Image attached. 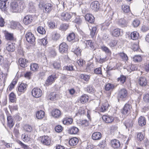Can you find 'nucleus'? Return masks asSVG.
I'll list each match as a JSON object with an SVG mask.
<instances>
[{"label":"nucleus","instance_id":"nucleus-1","mask_svg":"<svg viewBox=\"0 0 149 149\" xmlns=\"http://www.w3.org/2000/svg\"><path fill=\"white\" fill-rule=\"evenodd\" d=\"M10 6L13 12H19L23 8L24 2L23 1H19L18 2L13 1L11 3Z\"/></svg>","mask_w":149,"mask_h":149},{"label":"nucleus","instance_id":"nucleus-2","mask_svg":"<svg viewBox=\"0 0 149 149\" xmlns=\"http://www.w3.org/2000/svg\"><path fill=\"white\" fill-rule=\"evenodd\" d=\"M76 14L74 13L63 12L60 16V18L64 21H71V19L75 16Z\"/></svg>","mask_w":149,"mask_h":149},{"label":"nucleus","instance_id":"nucleus-3","mask_svg":"<svg viewBox=\"0 0 149 149\" xmlns=\"http://www.w3.org/2000/svg\"><path fill=\"white\" fill-rule=\"evenodd\" d=\"M127 95V92L125 88L120 89L118 91V97L119 99L124 100Z\"/></svg>","mask_w":149,"mask_h":149},{"label":"nucleus","instance_id":"nucleus-4","mask_svg":"<svg viewBox=\"0 0 149 149\" xmlns=\"http://www.w3.org/2000/svg\"><path fill=\"white\" fill-rule=\"evenodd\" d=\"M25 37L27 42L30 44H33L35 42L36 38L31 32H27L25 35Z\"/></svg>","mask_w":149,"mask_h":149},{"label":"nucleus","instance_id":"nucleus-5","mask_svg":"<svg viewBox=\"0 0 149 149\" xmlns=\"http://www.w3.org/2000/svg\"><path fill=\"white\" fill-rule=\"evenodd\" d=\"M33 96L36 98H39L42 95L41 90L38 88H35L33 89L32 92Z\"/></svg>","mask_w":149,"mask_h":149},{"label":"nucleus","instance_id":"nucleus-6","mask_svg":"<svg viewBox=\"0 0 149 149\" xmlns=\"http://www.w3.org/2000/svg\"><path fill=\"white\" fill-rule=\"evenodd\" d=\"M132 106L130 104H126L124 106L122 113L125 115H128L131 112Z\"/></svg>","mask_w":149,"mask_h":149},{"label":"nucleus","instance_id":"nucleus-7","mask_svg":"<svg viewBox=\"0 0 149 149\" xmlns=\"http://www.w3.org/2000/svg\"><path fill=\"white\" fill-rule=\"evenodd\" d=\"M68 46L67 44L65 42H63L59 45V51L62 54L66 53L68 51Z\"/></svg>","mask_w":149,"mask_h":149},{"label":"nucleus","instance_id":"nucleus-8","mask_svg":"<svg viewBox=\"0 0 149 149\" xmlns=\"http://www.w3.org/2000/svg\"><path fill=\"white\" fill-rule=\"evenodd\" d=\"M8 0H0V8L2 11L6 10L8 6Z\"/></svg>","mask_w":149,"mask_h":149},{"label":"nucleus","instance_id":"nucleus-9","mask_svg":"<svg viewBox=\"0 0 149 149\" xmlns=\"http://www.w3.org/2000/svg\"><path fill=\"white\" fill-rule=\"evenodd\" d=\"M56 78L55 74H52L49 76L46 81L45 84L47 85H49L52 84Z\"/></svg>","mask_w":149,"mask_h":149},{"label":"nucleus","instance_id":"nucleus-10","mask_svg":"<svg viewBox=\"0 0 149 149\" xmlns=\"http://www.w3.org/2000/svg\"><path fill=\"white\" fill-rule=\"evenodd\" d=\"M41 142L44 145H49L51 143L50 138L47 136H43L41 139Z\"/></svg>","mask_w":149,"mask_h":149},{"label":"nucleus","instance_id":"nucleus-11","mask_svg":"<svg viewBox=\"0 0 149 149\" xmlns=\"http://www.w3.org/2000/svg\"><path fill=\"white\" fill-rule=\"evenodd\" d=\"M33 18L32 15H28L26 16L24 18L23 22L26 25H28L30 24L33 20Z\"/></svg>","mask_w":149,"mask_h":149},{"label":"nucleus","instance_id":"nucleus-12","mask_svg":"<svg viewBox=\"0 0 149 149\" xmlns=\"http://www.w3.org/2000/svg\"><path fill=\"white\" fill-rule=\"evenodd\" d=\"M100 6L99 2L97 1H95L91 3V7L94 11H97L100 8Z\"/></svg>","mask_w":149,"mask_h":149},{"label":"nucleus","instance_id":"nucleus-13","mask_svg":"<svg viewBox=\"0 0 149 149\" xmlns=\"http://www.w3.org/2000/svg\"><path fill=\"white\" fill-rule=\"evenodd\" d=\"M52 5L50 3H47L43 6V10L45 13H48L50 12L52 9Z\"/></svg>","mask_w":149,"mask_h":149},{"label":"nucleus","instance_id":"nucleus-14","mask_svg":"<svg viewBox=\"0 0 149 149\" xmlns=\"http://www.w3.org/2000/svg\"><path fill=\"white\" fill-rule=\"evenodd\" d=\"M7 125L8 127L11 129L14 126V123L13 121V119L12 116H9L7 117Z\"/></svg>","mask_w":149,"mask_h":149},{"label":"nucleus","instance_id":"nucleus-15","mask_svg":"<svg viewBox=\"0 0 149 149\" xmlns=\"http://www.w3.org/2000/svg\"><path fill=\"white\" fill-rule=\"evenodd\" d=\"M102 118L103 120L107 123H111L114 120L113 118L109 116L103 115Z\"/></svg>","mask_w":149,"mask_h":149},{"label":"nucleus","instance_id":"nucleus-16","mask_svg":"<svg viewBox=\"0 0 149 149\" xmlns=\"http://www.w3.org/2000/svg\"><path fill=\"white\" fill-rule=\"evenodd\" d=\"M22 139L24 142H28L32 139L31 135L29 134L24 133L21 136Z\"/></svg>","mask_w":149,"mask_h":149},{"label":"nucleus","instance_id":"nucleus-17","mask_svg":"<svg viewBox=\"0 0 149 149\" xmlns=\"http://www.w3.org/2000/svg\"><path fill=\"white\" fill-rule=\"evenodd\" d=\"M10 27L13 29H21L22 26L19 22H12L11 23Z\"/></svg>","mask_w":149,"mask_h":149},{"label":"nucleus","instance_id":"nucleus-18","mask_svg":"<svg viewBox=\"0 0 149 149\" xmlns=\"http://www.w3.org/2000/svg\"><path fill=\"white\" fill-rule=\"evenodd\" d=\"M109 105L107 101L105 100L104 103H103L102 106L100 109V111L102 112L107 111Z\"/></svg>","mask_w":149,"mask_h":149},{"label":"nucleus","instance_id":"nucleus-19","mask_svg":"<svg viewBox=\"0 0 149 149\" xmlns=\"http://www.w3.org/2000/svg\"><path fill=\"white\" fill-rule=\"evenodd\" d=\"M85 18L86 20L91 23H93L95 20V18L94 16L90 14H86Z\"/></svg>","mask_w":149,"mask_h":149},{"label":"nucleus","instance_id":"nucleus-20","mask_svg":"<svg viewBox=\"0 0 149 149\" xmlns=\"http://www.w3.org/2000/svg\"><path fill=\"white\" fill-rule=\"evenodd\" d=\"M138 83L141 86H145L147 84V81L145 77H141L139 78Z\"/></svg>","mask_w":149,"mask_h":149},{"label":"nucleus","instance_id":"nucleus-21","mask_svg":"<svg viewBox=\"0 0 149 149\" xmlns=\"http://www.w3.org/2000/svg\"><path fill=\"white\" fill-rule=\"evenodd\" d=\"M111 146L114 148H117L120 146L119 141L117 139H114L111 141Z\"/></svg>","mask_w":149,"mask_h":149},{"label":"nucleus","instance_id":"nucleus-22","mask_svg":"<svg viewBox=\"0 0 149 149\" xmlns=\"http://www.w3.org/2000/svg\"><path fill=\"white\" fill-rule=\"evenodd\" d=\"M28 8L30 12L33 13L36 10V7L35 4L32 1H30L28 5Z\"/></svg>","mask_w":149,"mask_h":149},{"label":"nucleus","instance_id":"nucleus-23","mask_svg":"<svg viewBox=\"0 0 149 149\" xmlns=\"http://www.w3.org/2000/svg\"><path fill=\"white\" fill-rule=\"evenodd\" d=\"M7 50L9 52H13L15 49V46L11 42H8L6 45Z\"/></svg>","mask_w":149,"mask_h":149},{"label":"nucleus","instance_id":"nucleus-24","mask_svg":"<svg viewBox=\"0 0 149 149\" xmlns=\"http://www.w3.org/2000/svg\"><path fill=\"white\" fill-rule=\"evenodd\" d=\"M52 116L55 118H58L61 115V112L58 109H54L52 112Z\"/></svg>","mask_w":149,"mask_h":149},{"label":"nucleus","instance_id":"nucleus-25","mask_svg":"<svg viewBox=\"0 0 149 149\" xmlns=\"http://www.w3.org/2000/svg\"><path fill=\"white\" fill-rule=\"evenodd\" d=\"M19 62L21 67L25 68L27 66V61L24 58H20L19 59Z\"/></svg>","mask_w":149,"mask_h":149},{"label":"nucleus","instance_id":"nucleus-26","mask_svg":"<svg viewBox=\"0 0 149 149\" xmlns=\"http://www.w3.org/2000/svg\"><path fill=\"white\" fill-rule=\"evenodd\" d=\"M27 86V85L24 83H21L19 86L18 87V91L23 93L26 90V88Z\"/></svg>","mask_w":149,"mask_h":149},{"label":"nucleus","instance_id":"nucleus-27","mask_svg":"<svg viewBox=\"0 0 149 149\" xmlns=\"http://www.w3.org/2000/svg\"><path fill=\"white\" fill-rule=\"evenodd\" d=\"M52 65L53 68L56 70H59L61 69V63L59 61H54L52 63Z\"/></svg>","mask_w":149,"mask_h":149},{"label":"nucleus","instance_id":"nucleus-28","mask_svg":"<svg viewBox=\"0 0 149 149\" xmlns=\"http://www.w3.org/2000/svg\"><path fill=\"white\" fill-rule=\"evenodd\" d=\"M79 140L76 137H74L71 139L69 141L70 145L72 146L76 145L78 143Z\"/></svg>","mask_w":149,"mask_h":149},{"label":"nucleus","instance_id":"nucleus-29","mask_svg":"<svg viewBox=\"0 0 149 149\" xmlns=\"http://www.w3.org/2000/svg\"><path fill=\"white\" fill-rule=\"evenodd\" d=\"M101 134L99 132H95L92 135V138L94 140L100 139L101 137Z\"/></svg>","mask_w":149,"mask_h":149},{"label":"nucleus","instance_id":"nucleus-30","mask_svg":"<svg viewBox=\"0 0 149 149\" xmlns=\"http://www.w3.org/2000/svg\"><path fill=\"white\" fill-rule=\"evenodd\" d=\"M138 123L140 126H143L146 124V120L145 118L143 116H141L138 120Z\"/></svg>","mask_w":149,"mask_h":149},{"label":"nucleus","instance_id":"nucleus-31","mask_svg":"<svg viewBox=\"0 0 149 149\" xmlns=\"http://www.w3.org/2000/svg\"><path fill=\"white\" fill-rule=\"evenodd\" d=\"M88 99L89 97L88 95L86 94H84L81 96L80 100L81 103L84 104L87 102Z\"/></svg>","mask_w":149,"mask_h":149},{"label":"nucleus","instance_id":"nucleus-32","mask_svg":"<svg viewBox=\"0 0 149 149\" xmlns=\"http://www.w3.org/2000/svg\"><path fill=\"white\" fill-rule=\"evenodd\" d=\"M45 114V113L43 111L40 110L36 113V117L38 119H41L44 117Z\"/></svg>","mask_w":149,"mask_h":149},{"label":"nucleus","instance_id":"nucleus-33","mask_svg":"<svg viewBox=\"0 0 149 149\" xmlns=\"http://www.w3.org/2000/svg\"><path fill=\"white\" fill-rule=\"evenodd\" d=\"M79 129L75 126L71 127L69 130V132L71 134H76L79 131Z\"/></svg>","mask_w":149,"mask_h":149},{"label":"nucleus","instance_id":"nucleus-34","mask_svg":"<svg viewBox=\"0 0 149 149\" xmlns=\"http://www.w3.org/2000/svg\"><path fill=\"white\" fill-rule=\"evenodd\" d=\"M73 121L72 118L66 117L63 119V123L65 125H69L72 123Z\"/></svg>","mask_w":149,"mask_h":149},{"label":"nucleus","instance_id":"nucleus-35","mask_svg":"<svg viewBox=\"0 0 149 149\" xmlns=\"http://www.w3.org/2000/svg\"><path fill=\"white\" fill-rule=\"evenodd\" d=\"M130 37L132 39L135 40L139 37V34L137 31H133L131 33Z\"/></svg>","mask_w":149,"mask_h":149},{"label":"nucleus","instance_id":"nucleus-36","mask_svg":"<svg viewBox=\"0 0 149 149\" xmlns=\"http://www.w3.org/2000/svg\"><path fill=\"white\" fill-rule=\"evenodd\" d=\"M122 30L119 29H116L112 31L113 35L116 37H118L120 35Z\"/></svg>","mask_w":149,"mask_h":149},{"label":"nucleus","instance_id":"nucleus-37","mask_svg":"<svg viewBox=\"0 0 149 149\" xmlns=\"http://www.w3.org/2000/svg\"><path fill=\"white\" fill-rule=\"evenodd\" d=\"M80 79L86 81H88L89 80L90 78V76L89 75L86 74H81L79 75Z\"/></svg>","mask_w":149,"mask_h":149},{"label":"nucleus","instance_id":"nucleus-38","mask_svg":"<svg viewBox=\"0 0 149 149\" xmlns=\"http://www.w3.org/2000/svg\"><path fill=\"white\" fill-rule=\"evenodd\" d=\"M49 97L51 100H54L57 99L58 95L55 92H53L50 93L49 96Z\"/></svg>","mask_w":149,"mask_h":149},{"label":"nucleus","instance_id":"nucleus-39","mask_svg":"<svg viewBox=\"0 0 149 149\" xmlns=\"http://www.w3.org/2000/svg\"><path fill=\"white\" fill-rule=\"evenodd\" d=\"M86 45L88 46H89L90 47L91 49L95 50V48L94 44L92 40H88L86 41Z\"/></svg>","mask_w":149,"mask_h":149},{"label":"nucleus","instance_id":"nucleus-40","mask_svg":"<svg viewBox=\"0 0 149 149\" xmlns=\"http://www.w3.org/2000/svg\"><path fill=\"white\" fill-rule=\"evenodd\" d=\"M114 86L113 84L108 83L107 84L105 87V89L106 91L112 90L114 88Z\"/></svg>","mask_w":149,"mask_h":149},{"label":"nucleus","instance_id":"nucleus-41","mask_svg":"<svg viewBox=\"0 0 149 149\" xmlns=\"http://www.w3.org/2000/svg\"><path fill=\"white\" fill-rule=\"evenodd\" d=\"M126 77L124 75H121L120 77L117 79V81L121 84H123L126 80Z\"/></svg>","mask_w":149,"mask_h":149},{"label":"nucleus","instance_id":"nucleus-42","mask_svg":"<svg viewBox=\"0 0 149 149\" xmlns=\"http://www.w3.org/2000/svg\"><path fill=\"white\" fill-rule=\"evenodd\" d=\"M132 60L134 62H139L141 61L142 58L141 55H136L133 57Z\"/></svg>","mask_w":149,"mask_h":149},{"label":"nucleus","instance_id":"nucleus-43","mask_svg":"<svg viewBox=\"0 0 149 149\" xmlns=\"http://www.w3.org/2000/svg\"><path fill=\"white\" fill-rule=\"evenodd\" d=\"M102 50L104 52L106 53L110 54L111 53V51L107 47L103 45L101 47Z\"/></svg>","mask_w":149,"mask_h":149},{"label":"nucleus","instance_id":"nucleus-44","mask_svg":"<svg viewBox=\"0 0 149 149\" xmlns=\"http://www.w3.org/2000/svg\"><path fill=\"white\" fill-rule=\"evenodd\" d=\"M133 121L132 120H127L125 123V125L126 128L131 127L133 125Z\"/></svg>","mask_w":149,"mask_h":149},{"label":"nucleus","instance_id":"nucleus-45","mask_svg":"<svg viewBox=\"0 0 149 149\" xmlns=\"http://www.w3.org/2000/svg\"><path fill=\"white\" fill-rule=\"evenodd\" d=\"M75 38V35L74 33L72 32L70 33L68 36L67 37L68 40L70 42L73 40Z\"/></svg>","mask_w":149,"mask_h":149},{"label":"nucleus","instance_id":"nucleus-46","mask_svg":"<svg viewBox=\"0 0 149 149\" xmlns=\"http://www.w3.org/2000/svg\"><path fill=\"white\" fill-rule=\"evenodd\" d=\"M38 66L36 63L31 64L30 65L31 70L33 71H36L38 70Z\"/></svg>","mask_w":149,"mask_h":149},{"label":"nucleus","instance_id":"nucleus-47","mask_svg":"<svg viewBox=\"0 0 149 149\" xmlns=\"http://www.w3.org/2000/svg\"><path fill=\"white\" fill-rule=\"evenodd\" d=\"M93 64H88L86 68V70L88 72H90L93 70Z\"/></svg>","mask_w":149,"mask_h":149},{"label":"nucleus","instance_id":"nucleus-48","mask_svg":"<svg viewBox=\"0 0 149 149\" xmlns=\"http://www.w3.org/2000/svg\"><path fill=\"white\" fill-rule=\"evenodd\" d=\"M9 100L11 102H14L16 100V95L14 93L12 92L9 95Z\"/></svg>","mask_w":149,"mask_h":149},{"label":"nucleus","instance_id":"nucleus-49","mask_svg":"<svg viewBox=\"0 0 149 149\" xmlns=\"http://www.w3.org/2000/svg\"><path fill=\"white\" fill-rule=\"evenodd\" d=\"M97 28L96 26L92 27L90 35L91 37L93 38L96 33Z\"/></svg>","mask_w":149,"mask_h":149},{"label":"nucleus","instance_id":"nucleus-50","mask_svg":"<svg viewBox=\"0 0 149 149\" xmlns=\"http://www.w3.org/2000/svg\"><path fill=\"white\" fill-rule=\"evenodd\" d=\"M38 42L40 45H43L44 46L48 42L47 39L45 38L39 39L38 40Z\"/></svg>","mask_w":149,"mask_h":149},{"label":"nucleus","instance_id":"nucleus-51","mask_svg":"<svg viewBox=\"0 0 149 149\" xmlns=\"http://www.w3.org/2000/svg\"><path fill=\"white\" fill-rule=\"evenodd\" d=\"M38 32L40 34H44L45 33V30L44 28L41 26H38L37 29Z\"/></svg>","mask_w":149,"mask_h":149},{"label":"nucleus","instance_id":"nucleus-52","mask_svg":"<svg viewBox=\"0 0 149 149\" xmlns=\"http://www.w3.org/2000/svg\"><path fill=\"white\" fill-rule=\"evenodd\" d=\"M122 9L123 11L125 13H128L130 11L129 6L125 5H123L122 6Z\"/></svg>","mask_w":149,"mask_h":149},{"label":"nucleus","instance_id":"nucleus-53","mask_svg":"<svg viewBox=\"0 0 149 149\" xmlns=\"http://www.w3.org/2000/svg\"><path fill=\"white\" fill-rule=\"evenodd\" d=\"M118 24L122 27H123L126 25V21L124 19H120L118 21Z\"/></svg>","mask_w":149,"mask_h":149},{"label":"nucleus","instance_id":"nucleus-54","mask_svg":"<svg viewBox=\"0 0 149 149\" xmlns=\"http://www.w3.org/2000/svg\"><path fill=\"white\" fill-rule=\"evenodd\" d=\"M73 50H74L73 52L74 54H76L77 56H81V51L80 48L78 47Z\"/></svg>","mask_w":149,"mask_h":149},{"label":"nucleus","instance_id":"nucleus-55","mask_svg":"<svg viewBox=\"0 0 149 149\" xmlns=\"http://www.w3.org/2000/svg\"><path fill=\"white\" fill-rule=\"evenodd\" d=\"M73 22L76 23L78 24H80L82 22V19L78 16H76Z\"/></svg>","mask_w":149,"mask_h":149},{"label":"nucleus","instance_id":"nucleus-56","mask_svg":"<svg viewBox=\"0 0 149 149\" xmlns=\"http://www.w3.org/2000/svg\"><path fill=\"white\" fill-rule=\"evenodd\" d=\"M140 24L139 20L137 19L134 20L132 23V25L134 27H138Z\"/></svg>","mask_w":149,"mask_h":149},{"label":"nucleus","instance_id":"nucleus-57","mask_svg":"<svg viewBox=\"0 0 149 149\" xmlns=\"http://www.w3.org/2000/svg\"><path fill=\"white\" fill-rule=\"evenodd\" d=\"M64 70L70 71L74 70L73 68V66L71 65L65 66L64 67Z\"/></svg>","mask_w":149,"mask_h":149},{"label":"nucleus","instance_id":"nucleus-58","mask_svg":"<svg viewBox=\"0 0 149 149\" xmlns=\"http://www.w3.org/2000/svg\"><path fill=\"white\" fill-rule=\"evenodd\" d=\"M24 129L26 131L30 132L32 130V127L30 125H26L24 126Z\"/></svg>","mask_w":149,"mask_h":149},{"label":"nucleus","instance_id":"nucleus-59","mask_svg":"<svg viewBox=\"0 0 149 149\" xmlns=\"http://www.w3.org/2000/svg\"><path fill=\"white\" fill-rule=\"evenodd\" d=\"M6 38L7 40H13L14 39L13 34L7 33L6 35Z\"/></svg>","mask_w":149,"mask_h":149},{"label":"nucleus","instance_id":"nucleus-60","mask_svg":"<svg viewBox=\"0 0 149 149\" xmlns=\"http://www.w3.org/2000/svg\"><path fill=\"white\" fill-rule=\"evenodd\" d=\"M119 56L123 61H126L127 60V56L125 53H121L119 54Z\"/></svg>","mask_w":149,"mask_h":149},{"label":"nucleus","instance_id":"nucleus-61","mask_svg":"<svg viewBox=\"0 0 149 149\" xmlns=\"http://www.w3.org/2000/svg\"><path fill=\"white\" fill-rule=\"evenodd\" d=\"M94 72L96 74H102V68L100 67L94 69Z\"/></svg>","mask_w":149,"mask_h":149},{"label":"nucleus","instance_id":"nucleus-62","mask_svg":"<svg viewBox=\"0 0 149 149\" xmlns=\"http://www.w3.org/2000/svg\"><path fill=\"white\" fill-rule=\"evenodd\" d=\"M137 138L138 140L141 141L144 139V136L141 133H139L137 135Z\"/></svg>","mask_w":149,"mask_h":149},{"label":"nucleus","instance_id":"nucleus-63","mask_svg":"<svg viewBox=\"0 0 149 149\" xmlns=\"http://www.w3.org/2000/svg\"><path fill=\"white\" fill-rule=\"evenodd\" d=\"M62 127L61 125H57L55 128V130L57 132H60L62 131Z\"/></svg>","mask_w":149,"mask_h":149},{"label":"nucleus","instance_id":"nucleus-64","mask_svg":"<svg viewBox=\"0 0 149 149\" xmlns=\"http://www.w3.org/2000/svg\"><path fill=\"white\" fill-rule=\"evenodd\" d=\"M143 99L145 102H149V94H146L144 95Z\"/></svg>","mask_w":149,"mask_h":149}]
</instances>
